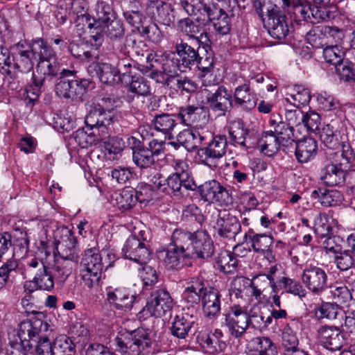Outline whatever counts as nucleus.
Listing matches in <instances>:
<instances>
[{"label": "nucleus", "instance_id": "nucleus-1", "mask_svg": "<svg viewBox=\"0 0 355 355\" xmlns=\"http://www.w3.org/2000/svg\"><path fill=\"white\" fill-rule=\"evenodd\" d=\"M225 8L214 3H206L203 0H186L182 1V9L189 15H197L198 13L211 23L215 31L221 35L228 34L231 31V17L235 16L239 8L236 0H228Z\"/></svg>", "mask_w": 355, "mask_h": 355}, {"label": "nucleus", "instance_id": "nucleus-2", "mask_svg": "<svg viewBox=\"0 0 355 355\" xmlns=\"http://www.w3.org/2000/svg\"><path fill=\"white\" fill-rule=\"evenodd\" d=\"M224 325L228 329L230 334L235 338H241L245 335L249 326L263 331L272 323L270 317L265 316L260 311L246 310L239 305H234L223 314Z\"/></svg>", "mask_w": 355, "mask_h": 355}, {"label": "nucleus", "instance_id": "nucleus-3", "mask_svg": "<svg viewBox=\"0 0 355 355\" xmlns=\"http://www.w3.org/2000/svg\"><path fill=\"white\" fill-rule=\"evenodd\" d=\"M49 328L46 315L42 312L34 313V315L31 319L19 324L17 336L24 353L34 349L37 340L44 335Z\"/></svg>", "mask_w": 355, "mask_h": 355}, {"label": "nucleus", "instance_id": "nucleus-4", "mask_svg": "<svg viewBox=\"0 0 355 355\" xmlns=\"http://www.w3.org/2000/svg\"><path fill=\"white\" fill-rule=\"evenodd\" d=\"M60 74L58 81L55 85L56 95L71 101L82 99L90 81L77 77L75 71L63 69Z\"/></svg>", "mask_w": 355, "mask_h": 355}, {"label": "nucleus", "instance_id": "nucleus-5", "mask_svg": "<svg viewBox=\"0 0 355 355\" xmlns=\"http://www.w3.org/2000/svg\"><path fill=\"white\" fill-rule=\"evenodd\" d=\"M179 230L181 235L187 237L184 245L189 259H207L212 256L214 252V243L206 231L191 232L180 228Z\"/></svg>", "mask_w": 355, "mask_h": 355}, {"label": "nucleus", "instance_id": "nucleus-6", "mask_svg": "<svg viewBox=\"0 0 355 355\" xmlns=\"http://www.w3.org/2000/svg\"><path fill=\"white\" fill-rule=\"evenodd\" d=\"M80 277L85 286L92 288L98 285L101 280L103 263L99 251L91 248L85 251L80 262Z\"/></svg>", "mask_w": 355, "mask_h": 355}, {"label": "nucleus", "instance_id": "nucleus-7", "mask_svg": "<svg viewBox=\"0 0 355 355\" xmlns=\"http://www.w3.org/2000/svg\"><path fill=\"white\" fill-rule=\"evenodd\" d=\"M186 239L187 237L180 234L179 229H175L168 248L159 252L158 257L164 259L168 268L178 270L184 266L185 259H189L184 245Z\"/></svg>", "mask_w": 355, "mask_h": 355}, {"label": "nucleus", "instance_id": "nucleus-8", "mask_svg": "<svg viewBox=\"0 0 355 355\" xmlns=\"http://www.w3.org/2000/svg\"><path fill=\"white\" fill-rule=\"evenodd\" d=\"M35 53H38L39 62L37 65V78L46 80H51L58 74L60 64L57 55L53 48L44 40V43L37 44L33 49Z\"/></svg>", "mask_w": 355, "mask_h": 355}, {"label": "nucleus", "instance_id": "nucleus-9", "mask_svg": "<svg viewBox=\"0 0 355 355\" xmlns=\"http://www.w3.org/2000/svg\"><path fill=\"white\" fill-rule=\"evenodd\" d=\"M173 306V300L165 288L153 291L148 298L146 306L138 313L139 318L149 317L160 318L170 312Z\"/></svg>", "mask_w": 355, "mask_h": 355}, {"label": "nucleus", "instance_id": "nucleus-10", "mask_svg": "<svg viewBox=\"0 0 355 355\" xmlns=\"http://www.w3.org/2000/svg\"><path fill=\"white\" fill-rule=\"evenodd\" d=\"M130 338H116L115 341L117 346L116 350L122 354L128 355H140L141 353L148 352L151 347V340L147 334L143 331H137L131 334Z\"/></svg>", "mask_w": 355, "mask_h": 355}, {"label": "nucleus", "instance_id": "nucleus-11", "mask_svg": "<svg viewBox=\"0 0 355 355\" xmlns=\"http://www.w3.org/2000/svg\"><path fill=\"white\" fill-rule=\"evenodd\" d=\"M125 35V28L123 22L114 18L111 21L98 24V27L92 31V41L94 42L92 46L96 49H98L103 44L104 37L106 36L112 42H117L122 40Z\"/></svg>", "mask_w": 355, "mask_h": 355}, {"label": "nucleus", "instance_id": "nucleus-12", "mask_svg": "<svg viewBox=\"0 0 355 355\" xmlns=\"http://www.w3.org/2000/svg\"><path fill=\"white\" fill-rule=\"evenodd\" d=\"M139 234L142 241L136 236H130L126 240L122 252L125 258L144 265L150 259L151 252L149 245L146 243L147 238L144 236V233L141 231Z\"/></svg>", "mask_w": 355, "mask_h": 355}, {"label": "nucleus", "instance_id": "nucleus-13", "mask_svg": "<svg viewBox=\"0 0 355 355\" xmlns=\"http://www.w3.org/2000/svg\"><path fill=\"white\" fill-rule=\"evenodd\" d=\"M196 189L201 199L209 203L217 202L220 205H227L232 201L229 191L215 180L196 186Z\"/></svg>", "mask_w": 355, "mask_h": 355}, {"label": "nucleus", "instance_id": "nucleus-14", "mask_svg": "<svg viewBox=\"0 0 355 355\" xmlns=\"http://www.w3.org/2000/svg\"><path fill=\"white\" fill-rule=\"evenodd\" d=\"M55 243L60 258L77 263L78 259L77 240L69 229L62 227L58 230Z\"/></svg>", "mask_w": 355, "mask_h": 355}, {"label": "nucleus", "instance_id": "nucleus-15", "mask_svg": "<svg viewBox=\"0 0 355 355\" xmlns=\"http://www.w3.org/2000/svg\"><path fill=\"white\" fill-rule=\"evenodd\" d=\"M301 277L306 288L313 295H321L327 287V274L319 266L311 264L306 266Z\"/></svg>", "mask_w": 355, "mask_h": 355}, {"label": "nucleus", "instance_id": "nucleus-16", "mask_svg": "<svg viewBox=\"0 0 355 355\" xmlns=\"http://www.w3.org/2000/svg\"><path fill=\"white\" fill-rule=\"evenodd\" d=\"M269 124L273 133L282 146V150L288 153L294 149V130L292 126L286 123L278 114H272Z\"/></svg>", "mask_w": 355, "mask_h": 355}, {"label": "nucleus", "instance_id": "nucleus-17", "mask_svg": "<svg viewBox=\"0 0 355 355\" xmlns=\"http://www.w3.org/2000/svg\"><path fill=\"white\" fill-rule=\"evenodd\" d=\"M113 116L112 112L101 111L91 106L85 119V123L90 130L96 131L103 139L107 137L111 129Z\"/></svg>", "mask_w": 355, "mask_h": 355}, {"label": "nucleus", "instance_id": "nucleus-18", "mask_svg": "<svg viewBox=\"0 0 355 355\" xmlns=\"http://www.w3.org/2000/svg\"><path fill=\"white\" fill-rule=\"evenodd\" d=\"M44 42V40L42 38L33 40L30 44V49H24L23 44L20 43L15 45L16 51L13 60L17 62V67L21 71V73L28 72L33 68L35 61L38 58V53L33 51L34 47L38 43Z\"/></svg>", "mask_w": 355, "mask_h": 355}, {"label": "nucleus", "instance_id": "nucleus-19", "mask_svg": "<svg viewBox=\"0 0 355 355\" xmlns=\"http://www.w3.org/2000/svg\"><path fill=\"white\" fill-rule=\"evenodd\" d=\"M146 12L152 19L166 26H169L174 21L172 6L159 0L147 2Z\"/></svg>", "mask_w": 355, "mask_h": 355}, {"label": "nucleus", "instance_id": "nucleus-20", "mask_svg": "<svg viewBox=\"0 0 355 355\" xmlns=\"http://www.w3.org/2000/svg\"><path fill=\"white\" fill-rule=\"evenodd\" d=\"M233 103L236 108L250 112L255 108L258 98L249 81L237 86L232 96Z\"/></svg>", "mask_w": 355, "mask_h": 355}, {"label": "nucleus", "instance_id": "nucleus-21", "mask_svg": "<svg viewBox=\"0 0 355 355\" xmlns=\"http://www.w3.org/2000/svg\"><path fill=\"white\" fill-rule=\"evenodd\" d=\"M197 320L196 309H182V312L177 315L171 328V334L178 338H185L191 330Z\"/></svg>", "mask_w": 355, "mask_h": 355}, {"label": "nucleus", "instance_id": "nucleus-22", "mask_svg": "<svg viewBox=\"0 0 355 355\" xmlns=\"http://www.w3.org/2000/svg\"><path fill=\"white\" fill-rule=\"evenodd\" d=\"M207 100L210 110L218 116H225L233 106L232 94L224 86L209 94Z\"/></svg>", "mask_w": 355, "mask_h": 355}, {"label": "nucleus", "instance_id": "nucleus-23", "mask_svg": "<svg viewBox=\"0 0 355 355\" xmlns=\"http://www.w3.org/2000/svg\"><path fill=\"white\" fill-rule=\"evenodd\" d=\"M195 19L186 17L178 21V29L183 35L189 39L196 40L198 43L200 42L202 37L207 36V33L204 28L206 25V19L199 13L196 15Z\"/></svg>", "mask_w": 355, "mask_h": 355}, {"label": "nucleus", "instance_id": "nucleus-24", "mask_svg": "<svg viewBox=\"0 0 355 355\" xmlns=\"http://www.w3.org/2000/svg\"><path fill=\"white\" fill-rule=\"evenodd\" d=\"M245 241H249L252 250L263 254L270 261L274 259L272 254L273 238L266 234H255L252 229L245 233L243 237Z\"/></svg>", "mask_w": 355, "mask_h": 355}, {"label": "nucleus", "instance_id": "nucleus-25", "mask_svg": "<svg viewBox=\"0 0 355 355\" xmlns=\"http://www.w3.org/2000/svg\"><path fill=\"white\" fill-rule=\"evenodd\" d=\"M92 77H96L99 80L107 85H114L119 83L116 68L109 63L93 62L87 68Z\"/></svg>", "mask_w": 355, "mask_h": 355}, {"label": "nucleus", "instance_id": "nucleus-26", "mask_svg": "<svg viewBox=\"0 0 355 355\" xmlns=\"http://www.w3.org/2000/svg\"><path fill=\"white\" fill-rule=\"evenodd\" d=\"M318 336L322 345L331 351L340 349L345 343L343 333L336 327L322 326L318 330Z\"/></svg>", "mask_w": 355, "mask_h": 355}, {"label": "nucleus", "instance_id": "nucleus-27", "mask_svg": "<svg viewBox=\"0 0 355 355\" xmlns=\"http://www.w3.org/2000/svg\"><path fill=\"white\" fill-rule=\"evenodd\" d=\"M128 144L132 149V160L135 164L140 168L152 167L155 163V157L147 147L141 144L139 139L135 137L128 138Z\"/></svg>", "mask_w": 355, "mask_h": 355}, {"label": "nucleus", "instance_id": "nucleus-28", "mask_svg": "<svg viewBox=\"0 0 355 355\" xmlns=\"http://www.w3.org/2000/svg\"><path fill=\"white\" fill-rule=\"evenodd\" d=\"M227 146L226 137L218 135L213 137L207 147L200 148L198 155L201 162H207L209 159H219L224 156Z\"/></svg>", "mask_w": 355, "mask_h": 355}, {"label": "nucleus", "instance_id": "nucleus-29", "mask_svg": "<svg viewBox=\"0 0 355 355\" xmlns=\"http://www.w3.org/2000/svg\"><path fill=\"white\" fill-rule=\"evenodd\" d=\"M215 229L217 234L223 238H234L241 230V225L239 219L230 214L219 215Z\"/></svg>", "mask_w": 355, "mask_h": 355}, {"label": "nucleus", "instance_id": "nucleus-30", "mask_svg": "<svg viewBox=\"0 0 355 355\" xmlns=\"http://www.w3.org/2000/svg\"><path fill=\"white\" fill-rule=\"evenodd\" d=\"M264 26L272 38L279 41L284 40L290 31L287 17L282 11L264 21Z\"/></svg>", "mask_w": 355, "mask_h": 355}, {"label": "nucleus", "instance_id": "nucleus-31", "mask_svg": "<svg viewBox=\"0 0 355 355\" xmlns=\"http://www.w3.org/2000/svg\"><path fill=\"white\" fill-rule=\"evenodd\" d=\"M107 300L117 309H130L132 306L135 295H130L124 288L108 287L106 288Z\"/></svg>", "mask_w": 355, "mask_h": 355}, {"label": "nucleus", "instance_id": "nucleus-32", "mask_svg": "<svg viewBox=\"0 0 355 355\" xmlns=\"http://www.w3.org/2000/svg\"><path fill=\"white\" fill-rule=\"evenodd\" d=\"M221 295L218 289L209 287L205 288L202 295V311L206 317H216L220 311Z\"/></svg>", "mask_w": 355, "mask_h": 355}, {"label": "nucleus", "instance_id": "nucleus-33", "mask_svg": "<svg viewBox=\"0 0 355 355\" xmlns=\"http://www.w3.org/2000/svg\"><path fill=\"white\" fill-rule=\"evenodd\" d=\"M333 222L334 220L325 213H320L314 218V232L320 238L326 239L324 245L327 250H334V247L329 246V241L333 240Z\"/></svg>", "mask_w": 355, "mask_h": 355}, {"label": "nucleus", "instance_id": "nucleus-34", "mask_svg": "<svg viewBox=\"0 0 355 355\" xmlns=\"http://www.w3.org/2000/svg\"><path fill=\"white\" fill-rule=\"evenodd\" d=\"M294 148L297 160L300 163H307L315 157L318 144L314 139L306 137L295 142Z\"/></svg>", "mask_w": 355, "mask_h": 355}, {"label": "nucleus", "instance_id": "nucleus-35", "mask_svg": "<svg viewBox=\"0 0 355 355\" xmlns=\"http://www.w3.org/2000/svg\"><path fill=\"white\" fill-rule=\"evenodd\" d=\"M321 180L329 187L342 184L346 181L345 169L332 162L322 170Z\"/></svg>", "mask_w": 355, "mask_h": 355}, {"label": "nucleus", "instance_id": "nucleus-36", "mask_svg": "<svg viewBox=\"0 0 355 355\" xmlns=\"http://www.w3.org/2000/svg\"><path fill=\"white\" fill-rule=\"evenodd\" d=\"M155 130L162 133L165 138H173V132L178 125L175 116L167 113L157 114L152 120Z\"/></svg>", "mask_w": 355, "mask_h": 355}, {"label": "nucleus", "instance_id": "nucleus-37", "mask_svg": "<svg viewBox=\"0 0 355 355\" xmlns=\"http://www.w3.org/2000/svg\"><path fill=\"white\" fill-rule=\"evenodd\" d=\"M274 286H275V278L266 274L254 276L250 284L252 289L251 294L258 302L263 300L265 297L263 293L270 287Z\"/></svg>", "mask_w": 355, "mask_h": 355}, {"label": "nucleus", "instance_id": "nucleus-38", "mask_svg": "<svg viewBox=\"0 0 355 355\" xmlns=\"http://www.w3.org/2000/svg\"><path fill=\"white\" fill-rule=\"evenodd\" d=\"M284 8L290 9L299 20L312 23L313 6L309 3L298 0H282Z\"/></svg>", "mask_w": 355, "mask_h": 355}, {"label": "nucleus", "instance_id": "nucleus-39", "mask_svg": "<svg viewBox=\"0 0 355 355\" xmlns=\"http://www.w3.org/2000/svg\"><path fill=\"white\" fill-rule=\"evenodd\" d=\"M175 51L179 56L178 59L182 66L184 67L185 69L187 68L190 69L191 66L196 64L199 53L187 42L181 40L180 43H176Z\"/></svg>", "mask_w": 355, "mask_h": 355}, {"label": "nucleus", "instance_id": "nucleus-40", "mask_svg": "<svg viewBox=\"0 0 355 355\" xmlns=\"http://www.w3.org/2000/svg\"><path fill=\"white\" fill-rule=\"evenodd\" d=\"M257 145L261 151L269 157L275 155L280 149L282 150V146L273 133L272 130L263 132L258 140Z\"/></svg>", "mask_w": 355, "mask_h": 355}, {"label": "nucleus", "instance_id": "nucleus-41", "mask_svg": "<svg viewBox=\"0 0 355 355\" xmlns=\"http://www.w3.org/2000/svg\"><path fill=\"white\" fill-rule=\"evenodd\" d=\"M191 282L192 284L183 291L182 299L191 305V309H195L194 305L202 301V295L205 287L203 281L198 278L193 279Z\"/></svg>", "mask_w": 355, "mask_h": 355}, {"label": "nucleus", "instance_id": "nucleus-42", "mask_svg": "<svg viewBox=\"0 0 355 355\" xmlns=\"http://www.w3.org/2000/svg\"><path fill=\"white\" fill-rule=\"evenodd\" d=\"M166 185L174 194H183L184 191H195L196 184L192 178H182L179 175L172 174L165 180Z\"/></svg>", "mask_w": 355, "mask_h": 355}, {"label": "nucleus", "instance_id": "nucleus-43", "mask_svg": "<svg viewBox=\"0 0 355 355\" xmlns=\"http://www.w3.org/2000/svg\"><path fill=\"white\" fill-rule=\"evenodd\" d=\"M74 264L72 261L61 258L55 260L50 270L57 284H62L66 282L71 274Z\"/></svg>", "mask_w": 355, "mask_h": 355}, {"label": "nucleus", "instance_id": "nucleus-44", "mask_svg": "<svg viewBox=\"0 0 355 355\" xmlns=\"http://www.w3.org/2000/svg\"><path fill=\"white\" fill-rule=\"evenodd\" d=\"M205 137L196 130L186 129L178 135V141L188 151H192L200 146Z\"/></svg>", "mask_w": 355, "mask_h": 355}, {"label": "nucleus", "instance_id": "nucleus-45", "mask_svg": "<svg viewBox=\"0 0 355 355\" xmlns=\"http://www.w3.org/2000/svg\"><path fill=\"white\" fill-rule=\"evenodd\" d=\"M124 85L128 91L137 96H148L150 94V87L148 80L139 74L134 75L132 80L125 76Z\"/></svg>", "mask_w": 355, "mask_h": 355}, {"label": "nucleus", "instance_id": "nucleus-46", "mask_svg": "<svg viewBox=\"0 0 355 355\" xmlns=\"http://www.w3.org/2000/svg\"><path fill=\"white\" fill-rule=\"evenodd\" d=\"M250 345L251 355H276V347L268 337H255Z\"/></svg>", "mask_w": 355, "mask_h": 355}, {"label": "nucleus", "instance_id": "nucleus-47", "mask_svg": "<svg viewBox=\"0 0 355 355\" xmlns=\"http://www.w3.org/2000/svg\"><path fill=\"white\" fill-rule=\"evenodd\" d=\"M162 69L164 70L172 83H174L175 79L180 76V72L185 71L180 60L168 54L162 58Z\"/></svg>", "mask_w": 355, "mask_h": 355}, {"label": "nucleus", "instance_id": "nucleus-48", "mask_svg": "<svg viewBox=\"0 0 355 355\" xmlns=\"http://www.w3.org/2000/svg\"><path fill=\"white\" fill-rule=\"evenodd\" d=\"M318 135L322 143L328 148L336 150L342 145L339 138V132L334 130L333 127L327 124L319 130Z\"/></svg>", "mask_w": 355, "mask_h": 355}, {"label": "nucleus", "instance_id": "nucleus-49", "mask_svg": "<svg viewBox=\"0 0 355 355\" xmlns=\"http://www.w3.org/2000/svg\"><path fill=\"white\" fill-rule=\"evenodd\" d=\"M253 6L263 23L281 12L280 8L270 0H254Z\"/></svg>", "mask_w": 355, "mask_h": 355}, {"label": "nucleus", "instance_id": "nucleus-50", "mask_svg": "<svg viewBox=\"0 0 355 355\" xmlns=\"http://www.w3.org/2000/svg\"><path fill=\"white\" fill-rule=\"evenodd\" d=\"M248 129L245 128L244 124L241 121H234L230 123L229 135L231 141L234 145L238 144L241 146L248 148L246 136H248Z\"/></svg>", "mask_w": 355, "mask_h": 355}, {"label": "nucleus", "instance_id": "nucleus-51", "mask_svg": "<svg viewBox=\"0 0 355 355\" xmlns=\"http://www.w3.org/2000/svg\"><path fill=\"white\" fill-rule=\"evenodd\" d=\"M142 46H145V44L143 41L139 40L138 35L131 33L126 35L124 43L114 46L113 49L115 53L119 52L124 55L129 53L128 48H132L139 55Z\"/></svg>", "mask_w": 355, "mask_h": 355}, {"label": "nucleus", "instance_id": "nucleus-52", "mask_svg": "<svg viewBox=\"0 0 355 355\" xmlns=\"http://www.w3.org/2000/svg\"><path fill=\"white\" fill-rule=\"evenodd\" d=\"M71 139L82 148L96 145L99 141L103 139L96 131L92 130V132L87 133L83 129H78L73 132Z\"/></svg>", "mask_w": 355, "mask_h": 355}, {"label": "nucleus", "instance_id": "nucleus-53", "mask_svg": "<svg viewBox=\"0 0 355 355\" xmlns=\"http://www.w3.org/2000/svg\"><path fill=\"white\" fill-rule=\"evenodd\" d=\"M135 193L132 189H123L116 194L115 205L123 211L131 209L137 203Z\"/></svg>", "mask_w": 355, "mask_h": 355}, {"label": "nucleus", "instance_id": "nucleus-54", "mask_svg": "<svg viewBox=\"0 0 355 355\" xmlns=\"http://www.w3.org/2000/svg\"><path fill=\"white\" fill-rule=\"evenodd\" d=\"M54 355H75V344L66 336L57 337L53 341Z\"/></svg>", "mask_w": 355, "mask_h": 355}, {"label": "nucleus", "instance_id": "nucleus-55", "mask_svg": "<svg viewBox=\"0 0 355 355\" xmlns=\"http://www.w3.org/2000/svg\"><path fill=\"white\" fill-rule=\"evenodd\" d=\"M202 110V107L187 105L180 108L178 116L186 125H191L198 121Z\"/></svg>", "mask_w": 355, "mask_h": 355}, {"label": "nucleus", "instance_id": "nucleus-56", "mask_svg": "<svg viewBox=\"0 0 355 355\" xmlns=\"http://www.w3.org/2000/svg\"><path fill=\"white\" fill-rule=\"evenodd\" d=\"M54 277L51 271L46 267L37 271L33 278V283L41 290L50 291L54 286Z\"/></svg>", "mask_w": 355, "mask_h": 355}, {"label": "nucleus", "instance_id": "nucleus-57", "mask_svg": "<svg viewBox=\"0 0 355 355\" xmlns=\"http://www.w3.org/2000/svg\"><path fill=\"white\" fill-rule=\"evenodd\" d=\"M279 284L285 289L287 293L298 296L301 299L306 296V291L301 283L297 280L284 277L279 280Z\"/></svg>", "mask_w": 355, "mask_h": 355}, {"label": "nucleus", "instance_id": "nucleus-58", "mask_svg": "<svg viewBox=\"0 0 355 355\" xmlns=\"http://www.w3.org/2000/svg\"><path fill=\"white\" fill-rule=\"evenodd\" d=\"M216 263L220 271L229 274L235 271L237 266V260L230 252L225 251L218 254Z\"/></svg>", "mask_w": 355, "mask_h": 355}, {"label": "nucleus", "instance_id": "nucleus-59", "mask_svg": "<svg viewBox=\"0 0 355 355\" xmlns=\"http://www.w3.org/2000/svg\"><path fill=\"white\" fill-rule=\"evenodd\" d=\"M332 251L335 252L334 263L338 269L346 271L355 267V259L349 250L337 252L334 248Z\"/></svg>", "mask_w": 355, "mask_h": 355}, {"label": "nucleus", "instance_id": "nucleus-60", "mask_svg": "<svg viewBox=\"0 0 355 355\" xmlns=\"http://www.w3.org/2000/svg\"><path fill=\"white\" fill-rule=\"evenodd\" d=\"M344 55V51L338 44L327 45L323 50V56L325 61L336 67L343 62Z\"/></svg>", "mask_w": 355, "mask_h": 355}, {"label": "nucleus", "instance_id": "nucleus-61", "mask_svg": "<svg viewBox=\"0 0 355 355\" xmlns=\"http://www.w3.org/2000/svg\"><path fill=\"white\" fill-rule=\"evenodd\" d=\"M324 26H318L313 28L306 35V40L313 48L320 49L327 45V40L324 33Z\"/></svg>", "mask_w": 355, "mask_h": 355}, {"label": "nucleus", "instance_id": "nucleus-62", "mask_svg": "<svg viewBox=\"0 0 355 355\" xmlns=\"http://www.w3.org/2000/svg\"><path fill=\"white\" fill-rule=\"evenodd\" d=\"M331 295L336 304L352 306L355 301L352 300V295L347 286H338L332 289Z\"/></svg>", "mask_w": 355, "mask_h": 355}, {"label": "nucleus", "instance_id": "nucleus-63", "mask_svg": "<svg viewBox=\"0 0 355 355\" xmlns=\"http://www.w3.org/2000/svg\"><path fill=\"white\" fill-rule=\"evenodd\" d=\"M18 263L15 259H10L0 267V289L8 282L10 277L17 274Z\"/></svg>", "mask_w": 355, "mask_h": 355}, {"label": "nucleus", "instance_id": "nucleus-64", "mask_svg": "<svg viewBox=\"0 0 355 355\" xmlns=\"http://www.w3.org/2000/svg\"><path fill=\"white\" fill-rule=\"evenodd\" d=\"M345 321L343 325V331L349 336L355 337V302L344 311Z\"/></svg>", "mask_w": 355, "mask_h": 355}]
</instances>
